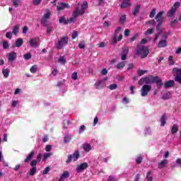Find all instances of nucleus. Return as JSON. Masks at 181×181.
<instances>
[{"label": "nucleus", "mask_w": 181, "mask_h": 181, "mask_svg": "<svg viewBox=\"0 0 181 181\" xmlns=\"http://www.w3.org/2000/svg\"><path fill=\"white\" fill-rule=\"evenodd\" d=\"M168 46V41L166 40H162L158 42V47H166Z\"/></svg>", "instance_id": "20"}, {"label": "nucleus", "mask_w": 181, "mask_h": 181, "mask_svg": "<svg viewBox=\"0 0 181 181\" xmlns=\"http://www.w3.org/2000/svg\"><path fill=\"white\" fill-rule=\"evenodd\" d=\"M78 158H80V152L78 151V150H76L72 155L68 156V159L66 162V163H70V162H71L72 160H74V162H76V160H77Z\"/></svg>", "instance_id": "4"}, {"label": "nucleus", "mask_w": 181, "mask_h": 181, "mask_svg": "<svg viewBox=\"0 0 181 181\" xmlns=\"http://www.w3.org/2000/svg\"><path fill=\"white\" fill-rule=\"evenodd\" d=\"M59 62L61 64H66V59H64V57H61L59 59Z\"/></svg>", "instance_id": "54"}, {"label": "nucleus", "mask_w": 181, "mask_h": 181, "mask_svg": "<svg viewBox=\"0 0 181 181\" xmlns=\"http://www.w3.org/2000/svg\"><path fill=\"white\" fill-rule=\"evenodd\" d=\"M52 12H50V10L45 11V13L41 19V25H42V26H47V20L50 18Z\"/></svg>", "instance_id": "5"}, {"label": "nucleus", "mask_w": 181, "mask_h": 181, "mask_svg": "<svg viewBox=\"0 0 181 181\" xmlns=\"http://www.w3.org/2000/svg\"><path fill=\"white\" fill-rule=\"evenodd\" d=\"M155 30H153V28H148L146 32H145V35H152V33H153Z\"/></svg>", "instance_id": "44"}, {"label": "nucleus", "mask_w": 181, "mask_h": 181, "mask_svg": "<svg viewBox=\"0 0 181 181\" xmlns=\"http://www.w3.org/2000/svg\"><path fill=\"white\" fill-rule=\"evenodd\" d=\"M108 181H117V178L114 176H109L107 178Z\"/></svg>", "instance_id": "63"}, {"label": "nucleus", "mask_w": 181, "mask_h": 181, "mask_svg": "<svg viewBox=\"0 0 181 181\" xmlns=\"http://www.w3.org/2000/svg\"><path fill=\"white\" fill-rule=\"evenodd\" d=\"M79 49H84L86 47V41L84 40H82L81 43L78 44Z\"/></svg>", "instance_id": "48"}, {"label": "nucleus", "mask_w": 181, "mask_h": 181, "mask_svg": "<svg viewBox=\"0 0 181 181\" xmlns=\"http://www.w3.org/2000/svg\"><path fill=\"white\" fill-rule=\"evenodd\" d=\"M151 80H152V83H156V84L160 79L159 78V76H154V77L152 76Z\"/></svg>", "instance_id": "46"}, {"label": "nucleus", "mask_w": 181, "mask_h": 181, "mask_svg": "<svg viewBox=\"0 0 181 181\" xmlns=\"http://www.w3.org/2000/svg\"><path fill=\"white\" fill-rule=\"evenodd\" d=\"M157 87L158 88H160V87H162V86H163V82H162V79H160L157 83Z\"/></svg>", "instance_id": "62"}, {"label": "nucleus", "mask_w": 181, "mask_h": 181, "mask_svg": "<svg viewBox=\"0 0 181 181\" xmlns=\"http://www.w3.org/2000/svg\"><path fill=\"white\" fill-rule=\"evenodd\" d=\"M125 21H127V16H125V15L122 16L120 17V23L122 24H124V23H125Z\"/></svg>", "instance_id": "50"}, {"label": "nucleus", "mask_w": 181, "mask_h": 181, "mask_svg": "<svg viewBox=\"0 0 181 181\" xmlns=\"http://www.w3.org/2000/svg\"><path fill=\"white\" fill-rule=\"evenodd\" d=\"M151 173H152V172L148 171L147 175H146L147 181H153V177H149V176H151Z\"/></svg>", "instance_id": "41"}, {"label": "nucleus", "mask_w": 181, "mask_h": 181, "mask_svg": "<svg viewBox=\"0 0 181 181\" xmlns=\"http://www.w3.org/2000/svg\"><path fill=\"white\" fill-rule=\"evenodd\" d=\"M144 81H145L146 84H152V76L144 78Z\"/></svg>", "instance_id": "31"}, {"label": "nucleus", "mask_w": 181, "mask_h": 181, "mask_svg": "<svg viewBox=\"0 0 181 181\" xmlns=\"http://www.w3.org/2000/svg\"><path fill=\"white\" fill-rule=\"evenodd\" d=\"M156 23V21H155V20H150L146 23V25H153V26H155Z\"/></svg>", "instance_id": "53"}, {"label": "nucleus", "mask_w": 181, "mask_h": 181, "mask_svg": "<svg viewBox=\"0 0 181 181\" xmlns=\"http://www.w3.org/2000/svg\"><path fill=\"white\" fill-rule=\"evenodd\" d=\"M16 59V52H12L8 54V61L13 62Z\"/></svg>", "instance_id": "15"}, {"label": "nucleus", "mask_w": 181, "mask_h": 181, "mask_svg": "<svg viewBox=\"0 0 181 181\" xmlns=\"http://www.w3.org/2000/svg\"><path fill=\"white\" fill-rule=\"evenodd\" d=\"M78 77V75H77V73L76 72H74L72 74V76H71V78L72 80H76Z\"/></svg>", "instance_id": "64"}, {"label": "nucleus", "mask_w": 181, "mask_h": 181, "mask_svg": "<svg viewBox=\"0 0 181 181\" xmlns=\"http://www.w3.org/2000/svg\"><path fill=\"white\" fill-rule=\"evenodd\" d=\"M110 90H117L118 88V86L116 83L110 84L108 87Z\"/></svg>", "instance_id": "39"}, {"label": "nucleus", "mask_w": 181, "mask_h": 181, "mask_svg": "<svg viewBox=\"0 0 181 181\" xmlns=\"http://www.w3.org/2000/svg\"><path fill=\"white\" fill-rule=\"evenodd\" d=\"M66 8H70V6L69 4L66 3H59L57 6V10L58 11H63V9H66Z\"/></svg>", "instance_id": "13"}, {"label": "nucleus", "mask_w": 181, "mask_h": 181, "mask_svg": "<svg viewBox=\"0 0 181 181\" xmlns=\"http://www.w3.org/2000/svg\"><path fill=\"white\" fill-rule=\"evenodd\" d=\"M156 15V8H153L150 13L149 18H154Z\"/></svg>", "instance_id": "40"}, {"label": "nucleus", "mask_w": 181, "mask_h": 181, "mask_svg": "<svg viewBox=\"0 0 181 181\" xmlns=\"http://www.w3.org/2000/svg\"><path fill=\"white\" fill-rule=\"evenodd\" d=\"M88 8V3L87 1H84L83 4L81 5V9L76 8L75 11H77L78 13L81 15H84L86 13V9Z\"/></svg>", "instance_id": "8"}, {"label": "nucleus", "mask_w": 181, "mask_h": 181, "mask_svg": "<svg viewBox=\"0 0 181 181\" xmlns=\"http://www.w3.org/2000/svg\"><path fill=\"white\" fill-rule=\"evenodd\" d=\"M83 149L86 152H90V150L91 149V146L88 144H83Z\"/></svg>", "instance_id": "27"}, {"label": "nucleus", "mask_w": 181, "mask_h": 181, "mask_svg": "<svg viewBox=\"0 0 181 181\" xmlns=\"http://www.w3.org/2000/svg\"><path fill=\"white\" fill-rule=\"evenodd\" d=\"M81 15L78 13L77 11H74L72 13V17L69 20V23H73V22H75L76 19H77V18H78Z\"/></svg>", "instance_id": "12"}, {"label": "nucleus", "mask_w": 181, "mask_h": 181, "mask_svg": "<svg viewBox=\"0 0 181 181\" xmlns=\"http://www.w3.org/2000/svg\"><path fill=\"white\" fill-rule=\"evenodd\" d=\"M152 90V86L151 85H144L141 89V97H146L149 94V91Z\"/></svg>", "instance_id": "6"}, {"label": "nucleus", "mask_w": 181, "mask_h": 181, "mask_svg": "<svg viewBox=\"0 0 181 181\" xmlns=\"http://www.w3.org/2000/svg\"><path fill=\"white\" fill-rule=\"evenodd\" d=\"M52 155H53L52 153H45L43 156V158H42L43 162H45V160H46V159H47V158H50L52 156Z\"/></svg>", "instance_id": "38"}, {"label": "nucleus", "mask_w": 181, "mask_h": 181, "mask_svg": "<svg viewBox=\"0 0 181 181\" xmlns=\"http://www.w3.org/2000/svg\"><path fill=\"white\" fill-rule=\"evenodd\" d=\"M175 13H176V10L175 9V7H172L171 9H170L167 13V17L168 18H172L174 16Z\"/></svg>", "instance_id": "18"}, {"label": "nucleus", "mask_w": 181, "mask_h": 181, "mask_svg": "<svg viewBox=\"0 0 181 181\" xmlns=\"http://www.w3.org/2000/svg\"><path fill=\"white\" fill-rule=\"evenodd\" d=\"M78 36V33L77 31H74L71 35V39H76Z\"/></svg>", "instance_id": "57"}, {"label": "nucleus", "mask_w": 181, "mask_h": 181, "mask_svg": "<svg viewBox=\"0 0 181 181\" xmlns=\"http://www.w3.org/2000/svg\"><path fill=\"white\" fill-rule=\"evenodd\" d=\"M59 23H64V25H67L69 23V19H66V17L61 16L59 18Z\"/></svg>", "instance_id": "28"}, {"label": "nucleus", "mask_w": 181, "mask_h": 181, "mask_svg": "<svg viewBox=\"0 0 181 181\" xmlns=\"http://www.w3.org/2000/svg\"><path fill=\"white\" fill-rule=\"evenodd\" d=\"M37 169L36 167H33L32 168H30V176H35V175H36V172H37Z\"/></svg>", "instance_id": "35"}, {"label": "nucleus", "mask_w": 181, "mask_h": 181, "mask_svg": "<svg viewBox=\"0 0 181 181\" xmlns=\"http://www.w3.org/2000/svg\"><path fill=\"white\" fill-rule=\"evenodd\" d=\"M171 98L172 96L170 95V92H167L164 93L163 95L162 96L163 100H169Z\"/></svg>", "instance_id": "33"}, {"label": "nucleus", "mask_w": 181, "mask_h": 181, "mask_svg": "<svg viewBox=\"0 0 181 181\" xmlns=\"http://www.w3.org/2000/svg\"><path fill=\"white\" fill-rule=\"evenodd\" d=\"M179 6H180V2L177 1L174 4L173 8H174V9L176 11V9L179 8Z\"/></svg>", "instance_id": "58"}, {"label": "nucleus", "mask_w": 181, "mask_h": 181, "mask_svg": "<svg viewBox=\"0 0 181 181\" xmlns=\"http://www.w3.org/2000/svg\"><path fill=\"white\" fill-rule=\"evenodd\" d=\"M23 58L25 60H30V59H32V54L30 53H27L23 55Z\"/></svg>", "instance_id": "42"}, {"label": "nucleus", "mask_w": 181, "mask_h": 181, "mask_svg": "<svg viewBox=\"0 0 181 181\" xmlns=\"http://www.w3.org/2000/svg\"><path fill=\"white\" fill-rule=\"evenodd\" d=\"M139 11H141V5L137 4L135 6L134 8L132 11V15L134 16H136L139 13Z\"/></svg>", "instance_id": "16"}, {"label": "nucleus", "mask_w": 181, "mask_h": 181, "mask_svg": "<svg viewBox=\"0 0 181 181\" xmlns=\"http://www.w3.org/2000/svg\"><path fill=\"white\" fill-rule=\"evenodd\" d=\"M67 177H70V173H69V171H64L61 176L59 180L64 181V179H67Z\"/></svg>", "instance_id": "22"}, {"label": "nucleus", "mask_w": 181, "mask_h": 181, "mask_svg": "<svg viewBox=\"0 0 181 181\" xmlns=\"http://www.w3.org/2000/svg\"><path fill=\"white\" fill-rule=\"evenodd\" d=\"M70 141H71V135L70 134L65 135V136L64 137V144H69Z\"/></svg>", "instance_id": "29"}, {"label": "nucleus", "mask_w": 181, "mask_h": 181, "mask_svg": "<svg viewBox=\"0 0 181 181\" xmlns=\"http://www.w3.org/2000/svg\"><path fill=\"white\" fill-rule=\"evenodd\" d=\"M49 172H50V167H47L42 171V175H47L49 173Z\"/></svg>", "instance_id": "52"}, {"label": "nucleus", "mask_w": 181, "mask_h": 181, "mask_svg": "<svg viewBox=\"0 0 181 181\" xmlns=\"http://www.w3.org/2000/svg\"><path fill=\"white\" fill-rule=\"evenodd\" d=\"M34 156H35V151H32L30 153L24 160V163H29V162H30V160L33 159Z\"/></svg>", "instance_id": "14"}, {"label": "nucleus", "mask_w": 181, "mask_h": 181, "mask_svg": "<svg viewBox=\"0 0 181 181\" xmlns=\"http://www.w3.org/2000/svg\"><path fill=\"white\" fill-rule=\"evenodd\" d=\"M179 21H181V15L178 17V19L176 18L175 20L170 21L171 27L175 28L176 26V23H178Z\"/></svg>", "instance_id": "24"}, {"label": "nucleus", "mask_w": 181, "mask_h": 181, "mask_svg": "<svg viewBox=\"0 0 181 181\" xmlns=\"http://www.w3.org/2000/svg\"><path fill=\"white\" fill-rule=\"evenodd\" d=\"M69 43V37L65 36L60 39V40L58 42V45L57 46V49L58 50H60L63 49V47L66 46Z\"/></svg>", "instance_id": "3"}, {"label": "nucleus", "mask_w": 181, "mask_h": 181, "mask_svg": "<svg viewBox=\"0 0 181 181\" xmlns=\"http://www.w3.org/2000/svg\"><path fill=\"white\" fill-rule=\"evenodd\" d=\"M146 73H148V70L139 69L138 71L139 76H144Z\"/></svg>", "instance_id": "45"}, {"label": "nucleus", "mask_w": 181, "mask_h": 181, "mask_svg": "<svg viewBox=\"0 0 181 181\" xmlns=\"http://www.w3.org/2000/svg\"><path fill=\"white\" fill-rule=\"evenodd\" d=\"M23 45V40L22 38H18L16 40V47H21Z\"/></svg>", "instance_id": "25"}, {"label": "nucleus", "mask_w": 181, "mask_h": 181, "mask_svg": "<svg viewBox=\"0 0 181 181\" xmlns=\"http://www.w3.org/2000/svg\"><path fill=\"white\" fill-rule=\"evenodd\" d=\"M178 131H179V125L173 124V127L171 128V134H175Z\"/></svg>", "instance_id": "26"}, {"label": "nucleus", "mask_w": 181, "mask_h": 181, "mask_svg": "<svg viewBox=\"0 0 181 181\" xmlns=\"http://www.w3.org/2000/svg\"><path fill=\"white\" fill-rule=\"evenodd\" d=\"M98 47H105V46H107V44L104 42H99L98 44Z\"/></svg>", "instance_id": "61"}, {"label": "nucleus", "mask_w": 181, "mask_h": 181, "mask_svg": "<svg viewBox=\"0 0 181 181\" xmlns=\"http://www.w3.org/2000/svg\"><path fill=\"white\" fill-rule=\"evenodd\" d=\"M142 159H143L142 156H140L137 157L136 158V163H138L139 165L141 164L142 163Z\"/></svg>", "instance_id": "51"}, {"label": "nucleus", "mask_w": 181, "mask_h": 181, "mask_svg": "<svg viewBox=\"0 0 181 181\" xmlns=\"http://www.w3.org/2000/svg\"><path fill=\"white\" fill-rule=\"evenodd\" d=\"M13 35H18L19 33V25H16L13 28V32H11Z\"/></svg>", "instance_id": "32"}, {"label": "nucleus", "mask_w": 181, "mask_h": 181, "mask_svg": "<svg viewBox=\"0 0 181 181\" xmlns=\"http://www.w3.org/2000/svg\"><path fill=\"white\" fill-rule=\"evenodd\" d=\"M37 165V161L36 160H33L30 162V166H32V168H36Z\"/></svg>", "instance_id": "56"}, {"label": "nucleus", "mask_w": 181, "mask_h": 181, "mask_svg": "<svg viewBox=\"0 0 181 181\" xmlns=\"http://www.w3.org/2000/svg\"><path fill=\"white\" fill-rule=\"evenodd\" d=\"M166 165H168V160L164 159V160H161L160 163H158V168L162 169V168H165V166H166Z\"/></svg>", "instance_id": "21"}, {"label": "nucleus", "mask_w": 181, "mask_h": 181, "mask_svg": "<svg viewBox=\"0 0 181 181\" xmlns=\"http://www.w3.org/2000/svg\"><path fill=\"white\" fill-rule=\"evenodd\" d=\"M12 35H13L12 33L11 32H8L6 33V37H7V39H12Z\"/></svg>", "instance_id": "60"}, {"label": "nucleus", "mask_w": 181, "mask_h": 181, "mask_svg": "<svg viewBox=\"0 0 181 181\" xmlns=\"http://www.w3.org/2000/svg\"><path fill=\"white\" fill-rule=\"evenodd\" d=\"M125 64H126L125 62H122L117 64L116 69H117V70H121L124 69V67H125Z\"/></svg>", "instance_id": "30"}, {"label": "nucleus", "mask_w": 181, "mask_h": 181, "mask_svg": "<svg viewBox=\"0 0 181 181\" xmlns=\"http://www.w3.org/2000/svg\"><path fill=\"white\" fill-rule=\"evenodd\" d=\"M3 49H4L5 50H6V49H9V44H8L6 41H4L3 42Z\"/></svg>", "instance_id": "55"}, {"label": "nucleus", "mask_w": 181, "mask_h": 181, "mask_svg": "<svg viewBox=\"0 0 181 181\" xmlns=\"http://www.w3.org/2000/svg\"><path fill=\"white\" fill-rule=\"evenodd\" d=\"M29 44L31 47L34 48L39 47V46L40 45V43L39 42V38L37 37L31 39L29 41Z\"/></svg>", "instance_id": "10"}, {"label": "nucleus", "mask_w": 181, "mask_h": 181, "mask_svg": "<svg viewBox=\"0 0 181 181\" xmlns=\"http://www.w3.org/2000/svg\"><path fill=\"white\" fill-rule=\"evenodd\" d=\"M131 5L132 4H131V2H129V0H126L124 1H122L120 6V8H128V6H131Z\"/></svg>", "instance_id": "19"}, {"label": "nucleus", "mask_w": 181, "mask_h": 181, "mask_svg": "<svg viewBox=\"0 0 181 181\" xmlns=\"http://www.w3.org/2000/svg\"><path fill=\"white\" fill-rule=\"evenodd\" d=\"M42 4V0H33V5L37 6V5H40Z\"/></svg>", "instance_id": "49"}, {"label": "nucleus", "mask_w": 181, "mask_h": 181, "mask_svg": "<svg viewBox=\"0 0 181 181\" xmlns=\"http://www.w3.org/2000/svg\"><path fill=\"white\" fill-rule=\"evenodd\" d=\"M88 168V163H83L81 165H78L76 168V171L78 173L83 172V170H86V168Z\"/></svg>", "instance_id": "11"}, {"label": "nucleus", "mask_w": 181, "mask_h": 181, "mask_svg": "<svg viewBox=\"0 0 181 181\" xmlns=\"http://www.w3.org/2000/svg\"><path fill=\"white\" fill-rule=\"evenodd\" d=\"M136 54L141 56V59H145V57H147L148 54H149V49L144 45L139 46L136 49Z\"/></svg>", "instance_id": "1"}, {"label": "nucleus", "mask_w": 181, "mask_h": 181, "mask_svg": "<svg viewBox=\"0 0 181 181\" xmlns=\"http://www.w3.org/2000/svg\"><path fill=\"white\" fill-rule=\"evenodd\" d=\"M86 131V126L81 125L80 129H79V134H83Z\"/></svg>", "instance_id": "59"}, {"label": "nucleus", "mask_w": 181, "mask_h": 181, "mask_svg": "<svg viewBox=\"0 0 181 181\" xmlns=\"http://www.w3.org/2000/svg\"><path fill=\"white\" fill-rule=\"evenodd\" d=\"M11 1L15 8H18L19 4H21V0H11Z\"/></svg>", "instance_id": "37"}, {"label": "nucleus", "mask_w": 181, "mask_h": 181, "mask_svg": "<svg viewBox=\"0 0 181 181\" xmlns=\"http://www.w3.org/2000/svg\"><path fill=\"white\" fill-rule=\"evenodd\" d=\"M166 119H168V116L166 115V114L163 115L160 118L161 127H165V124H166Z\"/></svg>", "instance_id": "23"}, {"label": "nucleus", "mask_w": 181, "mask_h": 181, "mask_svg": "<svg viewBox=\"0 0 181 181\" xmlns=\"http://www.w3.org/2000/svg\"><path fill=\"white\" fill-rule=\"evenodd\" d=\"M105 81H107V78H103V80H98L95 83V87L97 90H101L105 87Z\"/></svg>", "instance_id": "7"}, {"label": "nucleus", "mask_w": 181, "mask_h": 181, "mask_svg": "<svg viewBox=\"0 0 181 181\" xmlns=\"http://www.w3.org/2000/svg\"><path fill=\"white\" fill-rule=\"evenodd\" d=\"M121 30H122V28L121 27H117L115 31V35L112 37V43L115 45L117 44V42H121V40H122V34L118 37V33H120Z\"/></svg>", "instance_id": "2"}, {"label": "nucleus", "mask_w": 181, "mask_h": 181, "mask_svg": "<svg viewBox=\"0 0 181 181\" xmlns=\"http://www.w3.org/2000/svg\"><path fill=\"white\" fill-rule=\"evenodd\" d=\"M175 86V81L170 80L164 84V88H170L171 87H173Z\"/></svg>", "instance_id": "17"}, {"label": "nucleus", "mask_w": 181, "mask_h": 181, "mask_svg": "<svg viewBox=\"0 0 181 181\" xmlns=\"http://www.w3.org/2000/svg\"><path fill=\"white\" fill-rule=\"evenodd\" d=\"M122 53L123 54L128 55V53H129V47L124 46L122 47Z\"/></svg>", "instance_id": "36"}, {"label": "nucleus", "mask_w": 181, "mask_h": 181, "mask_svg": "<svg viewBox=\"0 0 181 181\" xmlns=\"http://www.w3.org/2000/svg\"><path fill=\"white\" fill-rule=\"evenodd\" d=\"M30 71L31 73H36V71H37V65H34L30 69Z\"/></svg>", "instance_id": "43"}, {"label": "nucleus", "mask_w": 181, "mask_h": 181, "mask_svg": "<svg viewBox=\"0 0 181 181\" xmlns=\"http://www.w3.org/2000/svg\"><path fill=\"white\" fill-rule=\"evenodd\" d=\"M2 74L4 75V77H5V78H8V77H9V69H3Z\"/></svg>", "instance_id": "34"}, {"label": "nucleus", "mask_w": 181, "mask_h": 181, "mask_svg": "<svg viewBox=\"0 0 181 181\" xmlns=\"http://www.w3.org/2000/svg\"><path fill=\"white\" fill-rule=\"evenodd\" d=\"M168 62L170 66H173V64H175V61H173V57L170 56L168 58Z\"/></svg>", "instance_id": "47"}, {"label": "nucleus", "mask_w": 181, "mask_h": 181, "mask_svg": "<svg viewBox=\"0 0 181 181\" xmlns=\"http://www.w3.org/2000/svg\"><path fill=\"white\" fill-rule=\"evenodd\" d=\"M163 13H165V11H162L157 13V15L155 17V19L158 23H163L165 22V18H163Z\"/></svg>", "instance_id": "9"}]
</instances>
